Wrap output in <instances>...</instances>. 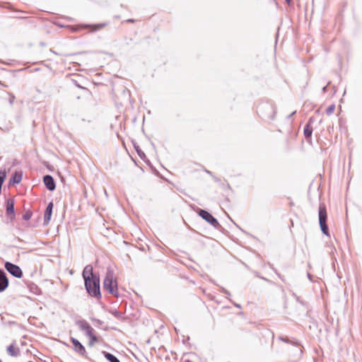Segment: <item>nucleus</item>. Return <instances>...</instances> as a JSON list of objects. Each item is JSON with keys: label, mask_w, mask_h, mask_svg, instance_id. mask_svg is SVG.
I'll return each mask as SVG.
<instances>
[{"label": "nucleus", "mask_w": 362, "mask_h": 362, "mask_svg": "<svg viewBox=\"0 0 362 362\" xmlns=\"http://www.w3.org/2000/svg\"><path fill=\"white\" fill-rule=\"evenodd\" d=\"M84 280V286L87 293L92 298H101L100 276L93 272V267L88 264L85 267L82 272Z\"/></svg>", "instance_id": "nucleus-1"}, {"label": "nucleus", "mask_w": 362, "mask_h": 362, "mask_svg": "<svg viewBox=\"0 0 362 362\" xmlns=\"http://www.w3.org/2000/svg\"><path fill=\"white\" fill-rule=\"evenodd\" d=\"M103 288L109 293L118 297L117 282L114 279V272L111 268H107L105 279L103 283Z\"/></svg>", "instance_id": "nucleus-2"}, {"label": "nucleus", "mask_w": 362, "mask_h": 362, "mask_svg": "<svg viewBox=\"0 0 362 362\" xmlns=\"http://www.w3.org/2000/svg\"><path fill=\"white\" fill-rule=\"evenodd\" d=\"M318 218L320 229L322 233L325 235L329 236V228L327 223V214L325 204L320 203L319 205Z\"/></svg>", "instance_id": "nucleus-3"}, {"label": "nucleus", "mask_w": 362, "mask_h": 362, "mask_svg": "<svg viewBox=\"0 0 362 362\" xmlns=\"http://www.w3.org/2000/svg\"><path fill=\"white\" fill-rule=\"evenodd\" d=\"M197 213L201 218L205 220L216 229H219L221 228V226L218 223V220L214 217L209 211L204 209H199Z\"/></svg>", "instance_id": "nucleus-4"}, {"label": "nucleus", "mask_w": 362, "mask_h": 362, "mask_svg": "<svg viewBox=\"0 0 362 362\" xmlns=\"http://www.w3.org/2000/svg\"><path fill=\"white\" fill-rule=\"evenodd\" d=\"M258 113L264 119H274L276 111L272 105L264 104L259 107Z\"/></svg>", "instance_id": "nucleus-5"}, {"label": "nucleus", "mask_w": 362, "mask_h": 362, "mask_svg": "<svg viewBox=\"0 0 362 362\" xmlns=\"http://www.w3.org/2000/svg\"><path fill=\"white\" fill-rule=\"evenodd\" d=\"M6 271L16 278H21L23 276L22 269L19 266L10 262H6L4 264Z\"/></svg>", "instance_id": "nucleus-6"}, {"label": "nucleus", "mask_w": 362, "mask_h": 362, "mask_svg": "<svg viewBox=\"0 0 362 362\" xmlns=\"http://www.w3.org/2000/svg\"><path fill=\"white\" fill-rule=\"evenodd\" d=\"M14 204L15 202L13 198L8 199L6 202V214L10 221H13L16 216Z\"/></svg>", "instance_id": "nucleus-7"}, {"label": "nucleus", "mask_w": 362, "mask_h": 362, "mask_svg": "<svg viewBox=\"0 0 362 362\" xmlns=\"http://www.w3.org/2000/svg\"><path fill=\"white\" fill-rule=\"evenodd\" d=\"M70 341L72 343V348L74 350V351L82 356L86 357L87 352L86 351L84 346L76 338L71 337Z\"/></svg>", "instance_id": "nucleus-8"}, {"label": "nucleus", "mask_w": 362, "mask_h": 362, "mask_svg": "<svg viewBox=\"0 0 362 362\" xmlns=\"http://www.w3.org/2000/svg\"><path fill=\"white\" fill-rule=\"evenodd\" d=\"M81 330L84 331L86 335H90L92 332H95L94 329L85 320H80L76 322Z\"/></svg>", "instance_id": "nucleus-9"}, {"label": "nucleus", "mask_w": 362, "mask_h": 362, "mask_svg": "<svg viewBox=\"0 0 362 362\" xmlns=\"http://www.w3.org/2000/svg\"><path fill=\"white\" fill-rule=\"evenodd\" d=\"M43 182L46 188L49 191H54L56 188V184L53 177L50 175H46L43 177Z\"/></svg>", "instance_id": "nucleus-10"}, {"label": "nucleus", "mask_w": 362, "mask_h": 362, "mask_svg": "<svg viewBox=\"0 0 362 362\" xmlns=\"http://www.w3.org/2000/svg\"><path fill=\"white\" fill-rule=\"evenodd\" d=\"M8 286V279L6 272L0 269V293L5 291Z\"/></svg>", "instance_id": "nucleus-11"}, {"label": "nucleus", "mask_w": 362, "mask_h": 362, "mask_svg": "<svg viewBox=\"0 0 362 362\" xmlns=\"http://www.w3.org/2000/svg\"><path fill=\"white\" fill-rule=\"evenodd\" d=\"M53 206H54V204H53V202H52L47 204L45 211V214H44V223H43L44 225L49 224L51 217H52V214Z\"/></svg>", "instance_id": "nucleus-12"}, {"label": "nucleus", "mask_w": 362, "mask_h": 362, "mask_svg": "<svg viewBox=\"0 0 362 362\" xmlns=\"http://www.w3.org/2000/svg\"><path fill=\"white\" fill-rule=\"evenodd\" d=\"M312 118H310L309 122L305 124L303 131L304 136L308 142H311V136L313 131V127L310 124Z\"/></svg>", "instance_id": "nucleus-13"}, {"label": "nucleus", "mask_w": 362, "mask_h": 362, "mask_svg": "<svg viewBox=\"0 0 362 362\" xmlns=\"http://www.w3.org/2000/svg\"><path fill=\"white\" fill-rule=\"evenodd\" d=\"M22 177H23V175H22L21 172L14 173L9 180V184L10 185L18 184L19 182H21V180H22Z\"/></svg>", "instance_id": "nucleus-14"}, {"label": "nucleus", "mask_w": 362, "mask_h": 362, "mask_svg": "<svg viewBox=\"0 0 362 362\" xmlns=\"http://www.w3.org/2000/svg\"><path fill=\"white\" fill-rule=\"evenodd\" d=\"M7 353L11 356L16 357L20 354V349L15 347L13 344H11L7 347Z\"/></svg>", "instance_id": "nucleus-15"}, {"label": "nucleus", "mask_w": 362, "mask_h": 362, "mask_svg": "<svg viewBox=\"0 0 362 362\" xmlns=\"http://www.w3.org/2000/svg\"><path fill=\"white\" fill-rule=\"evenodd\" d=\"M103 354L105 356V358L109 361V362H120V361L116 357L115 355L112 354L111 353L107 352V351H103Z\"/></svg>", "instance_id": "nucleus-16"}, {"label": "nucleus", "mask_w": 362, "mask_h": 362, "mask_svg": "<svg viewBox=\"0 0 362 362\" xmlns=\"http://www.w3.org/2000/svg\"><path fill=\"white\" fill-rule=\"evenodd\" d=\"M87 337L89 338V346H92L94 343L98 342V339L97 336L95 334V332H92L90 335H87Z\"/></svg>", "instance_id": "nucleus-17"}, {"label": "nucleus", "mask_w": 362, "mask_h": 362, "mask_svg": "<svg viewBox=\"0 0 362 362\" xmlns=\"http://www.w3.org/2000/svg\"><path fill=\"white\" fill-rule=\"evenodd\" d=\"M134 148L141 159L144 160L146 158L144 152L138 146L134 145Z\"/></svg>", "instance_id": "nucleus-18"}, {"label": "nucleus", "mask_w": 362, "mask_h": 362, "mask_svg": "<svg viewBox=\"0 0 362 362\" xmlns=\"http://www.w3.org/2000/svg\"><path fill=\"white\" fill-rule=\"evenodd\" d=\"M6 178V170H0V185H3L4 180Z\"/></svg>", "instance_id": "nucleus-19"}, {"label": "nucleus", "mask_w": 362, "mask_h": 362, "mask_svg": "<svg viewBox=\"0 0 362 362\" xmlns=\"http://www.w3.org/2000/svg\"><path fill=\"white\" fill-rule=\"evenodd\" d=\"M335 110V105L332 104L326 109V113L327 115H331Z\"/></svg>", "instance_id": "nucleus-20"}, {"label": "nucleus", "mask_w": 362, "mask_h": 362, "mask_svg": "<svg viewBox=\"0 0 362 362\" xmlns=\"http://www.w3.org/2000/svg\"><path fill=\"white\" fill-rule=\"evenodd\" d=\"M32 216V212L30 211H26L23 215V220L25 221H28L30 219Z\"/></svg>", "instance_id": "nucleus-21"}, {"label": "nucleus", "mask_w": 362, "mask_h": 362, "mask_svg": "<svg viewBox=\"0 0 362 362\" xmlns=\"http://www.w3.org/2000/svg\"><path fill=\"white\" fill-rule=\"evenodd\" d=\"M112 313V315H113L115 317H117V318H118V319H119V318H120V317H122V313H121V312H119V311H118V310H115V311H113Z\"/></svg>", "instance_id": "nucleus-22"}, {"label": "nucleus", "mask_w": 362, "mask_h": 362, "mask_svg": "<svg viewBox=\"0 0 362 362\" xmlns=\"http://www.w3.org/2000/svg\"><path fill=\"white\" fill-rule=\"evenodd\" d=\"M294 344L296 346L297 351L299 352L300 354H302V349L298 346L299 344L297 341L294 342Z\"/></svg>", "instance_id": "nucleus-23"}, {"label": "nucleus", "mask_w": 362, "mask_h": 362, "mask_svg": "<svg viewBox=\"0 0 362 362\" xmlns=\"http://www.w3.org/2000/svg\"><path fill=\"white\" fill-rule=\"evenodd\" d=\"M206 173L207 174L210 175L211 176H212L216 182H218V181H219V180H218V179H217L216 177H214V176H213L212 173H211V171H209V170H206Z\"/></svg>", "instance_id": "nucleus-24"}, {"label": "nucleus", "mask_w": 362, "mask_h": 362, "mask_svg": "<svg viewBox=\"0 0 362 362\" xmlns=\"http://www.w3.org/2000/svg\"><path fill=\"white\" fill-rule=\"evenodd\" d=\"M280 340L283 341H285V342H287V343H290V340L287 338H284L283 337H281L280 338Z\"/></svg>", "instance_id": "nucleus-25"}, {"label": "nucleus", "mask_w": 362, "mask_h": 362, "mask_svg": "<svg viewBox=\"0 0 362 362\" xmlns=\"http://www.w3.org/2000/svg\"><path fill=\"white\" fill-rule=\"evenodd\" d=\"M221 291H222L223 293H226V294L228 295V296H230V292H229L228 290H226V288H221Z\"/></svg>", "instance_id": "nucleus-26"}, {"label": "nucleus", "mask_w": 362, "mask_h": 362, "mask_svg": "<svg viewBox=\"0 0 362 362\" xmlns=\"http://www.w3.org/2000/svg\"><path fill=\"white\" fill-rule=\"evenodd\" d=\"M9 95H10V96L11 97V99H10V100H9V103H10V104H11V105H12V104L13 103V100H14L15 96H14V95H13L12 94H11V93H10Z\"/></svg>", "instance_id": "nucleus-27"}, {"label": "nucleus", "mask_w": 362, "mask_h": 362, "mask_svg": "<svg viewBox=\"0 0 362 362\" xmlns=\"http://www.w3.org/2000/svg\"><path fill=\"white\" fill-rule=\"evenodd\" d=\"M322 91L325 93L327 91V86H324L322 89Z\"/></svg>", "instance_id": "nucleus-28"}, {"label": "nucleus", "mask_w": 362, "mask_h": 362, "mask_svg": "<svg viewBox=\"0 0 362 362\" xmlns=\"http://www.w3.org/2000/svg\"><path fill=\"white\" fill-rule=\"evenodd\" d=\"M127 21V22H129V23H134V19L130 18V19H128Z\"/></svg>", "instance_id": "nucleus-29"}, {"label": "nucleus", "mask_w": 362, "mask_h": 362, "mask_svg": "<svg viewBox=\"0 0 362 362\" xmlns=\"http://www.w3.org/2000/svg\"><path fill=\"white\" fill-rule=\"evenodd\" d=\"M234 305L238 308H240V304H237V303H234Z\"/></svg>", "instance_id": "nucleus-30"}, {"label": "nucleus", "mask_w": 362, "mask_h": 362, "mask_svg": "<svg viewBox=\"0 0 362 362\" xmlns=\"http://www.w3.org/2000/svg\"><path fill=\"white\" fill-rule=\"evenodd\" d=\"M296 113V111L293 112L290 115H288V118L292 117Z\"/></svg>", "instance_id": "nucleus-31"}, {"label": "nucleus", "mask_w": 362, "mask_h": 362, "mask_svg": "<svg viewBox=\"0 0 362 362\" xmlns=\"http://www.w3.org/2000/svg\"><path fill=\"white\" fill-rule=\"evenodd\" d=\"M0 85L3 86H4V87H7V86H6V85L3 84V83H1V81H0Z\"/></svg>", "instance_id": "nucleus-32"}, {"label": "nucleus", "mask_w": 362, "mask_h": 362, "mask_svg": "<svg viewBox=\"0 0 362 362\" xmlns=\"http://www.w3.org/2000/svg\"><path fill=\"white\" fill-rule=\"evenodd\" d=\"M33 286H35V288H33V290H35V288H36L37 290H39V288H37V286H35V285H33Z\"/></svg>", "instance_id": "nucleus-33"}, {"label": "nucleus", "mask_w": 362, "mask_h": 362, "mask_svg": "<svg viewBox=\"0 0 362 362\" xmlns=\"http://www.w3.org/2000/svg\"><path fill=\"white\" fill-rule=\"evenodd\" d=\"M33 286H35V288H33V290H35V288H36L37 290H39V288H37V286H35V285H33Z\"/></svg>", "instance_id": "nucleus-34"}, {"label": "nucleus", "mask_w": 362, "mask_h": 362, "mask_svg": "<svg viewBox=\"0 0 362 362\" xmlns=\"http://www.w3.org/2000/svg\"><path fill=\"white\" fill-rule=\"evenodd\" d=\"M288 4L291 2V0H285Z\"/></svg>", "instance_id": "nucleus-35"}, {"label": "nucleus", "mask_w": 362, "mask_h": 362, "mask_svg": "<svg viewBox=\"0 0 362 362\" xmlns=\"http://www.w3.org/2000/svg\"><path fill=\"white\" fill-rule=\"evenodd\" d=\"M308 278H309L310 279H311L310 274H308Z\"/></svg>", "instance_id": "nucleus-36"}, {"label": "nucleus", "mask_w": 362, "mask_h": 362, "mask_svg": "<svg viewBox=\"0 0 362 362\" xmlns=\"http://www.w3.org/2000/svg\"><path fill=\"white\" fill-rule=\"evenodd\" d=\"M184 362H192V361H189V360H186V361H185Z\"/></svg>", "instance_id": "nucleus-37"}, {"label": "nucleus", "mask_w": 362, "mask_h": 362, "mask_svg": "<svg viewBox=\"0 0 362 362\" xmlns=\"http://www.w3.org/2000/svg\"><path fill=\"white\" fill-rule=\"evenodd\" d=\"M102 27H103V25H100L98 26V28H101Z\"/></svg>", "instance_id": "nucleus-38"}, {"label": "nucleus", "mask_w": 362, "mask_h": 362, "mask_svg": "<svg viewBox=\"0 0 362 362\" xmlns=\"http://www.w3.org/2000/svg\"><path fill=\"white\" fill-rule=\"evenodd\" d=\"M28 362H33V361H29Z\"/></svg>", "instance_id": "nucleus-39"}]
</instances>
